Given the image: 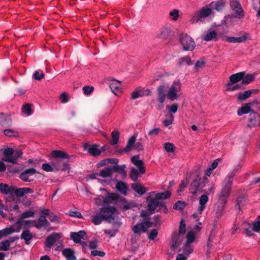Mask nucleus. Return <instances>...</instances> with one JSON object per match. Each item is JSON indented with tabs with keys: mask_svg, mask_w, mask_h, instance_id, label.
Here are the masks:
<instances>
[{
	"mask_svg": "<svg viewBox=\"0 0 260 260\" xmlns=\"http://www.w3.org/2000/svg\"><path fill=\"white\" fill-rule=\"evenodd\" d=\"M180 237L181 235L178 232H175L173 233L170 244V247L172 249L174 250L181 243V240Z\"/></svg>",
	"mask_w": 260,
	"mask_h": 260,
	"instance_id": "obj_22",
	"label": "nucleus"
},
{
	"mask_svg": "<svg viewBox=\"0 0 260 260\" xmlns=\"http://www.w3.org/2000/svg\"><path fill=\"white\" fill-rule=\"evenodd\" d=\"M116 189L120 192L126 194L127 187L126 184L122 182H118L116 185Z\"/></svg>",
	"mask_w": 260,
	"mask_h": 260,
	"instance_id": "obj_47",
	"label": "nucleus"
},
{
	"mask_svg": "<svg viewBox=\"0 0 260 260\" xmlns=\"http://www.w3.org/2000/svg\"><path fill=\"white\" fill-rule=\"evenodd\" d=\"M23 113H25L27 116L32 114L31 106L29 104L24 105L22 108Z\"/></svg>",
	"mask_w": 260,
	"mask_h": 260,
	"instance_id": "obj_56",
	"label": "nucleus"
},
{
	"mask_svg": "<svg viewBox=\"0 0 260 260\" xmlns=\"http://www.w3.org/2000/svg\"><path fill=\"white\" fill-rule=\"evenodd\" d=\"M181 90V84L179 81L174 82L167 93V97L171 101L177 99V93Z\"/></svg>",
	"mask_w": 260,
	"mask_h": 260,
	"instance_id": "obj_9",
	"label": "nucleus"
},
{
	"mask_svg": "<svg viewBox=\"0 0 260 260\" xmlns=\"http://www.w3.org/2000/svg\"><path fill=\"white\" fill-rule=\"evenodd\" d=\"M52 165L54 170L56 171H66L70 169L69 164L61 159H56L53 161Z\"/></svg>",
	"mask_w": 260,
	"mask_h": 260,
	"instance_id": "obj_14",
	"label": "nucleus"
},
{
	"mask_svg": "<svg viewBox=\"0 0 260 260\" xmlns=\"http://www.w3.org/2000/svg\"><path fill=\"white\" fill-rule=\"evenodd\" d=\"M184 64H186L188 66H190L192 64V62L189 56H185L183 57H181L178 59L177 62V65L179 67Z\"/></svg>",
	"mask_w": 260,
	"mask_h": 260,
	"instance_id": "obj_38",
	"label": "nucleus"
},
{
	"mask_svg": "<svg viewBox=\"0 0 260 260\" xmlns=\"http://www.w3.org/2000/svg\"><path fill=\"white\" fill-rule=\"evenodd\" d=\"M4 134L8 137H17L18 136V133L12 129H7L4 132Z\"/></svg>",
	"mask_w": 260,
	"mask_h": 260,
	"instance_id": "obj_57",
	"label": "nucleus"
},
{
	"mask_svg": "<svg viewBox=\"0 0 260 260\" xmlns=\"http://www.w3.org/2000/svg\"><path fill=\"white\" fill-rule=\"evenodd\" d=\"M166 87L164 85L159 86L157 89L158 93V100L160 103H163L165 100V91Z\"/></svg>",
	"mask_w": 260,
	"mask_h": 260,
	"instance_id": "obj_29",
	"label": "nucleus"
},
{
	"mask_svg": "<svg viewBox=\"0 0 260 260\" xmlns=\"http://www.w3.org/2000/svg\"><path fill=\"white\" fill-rule=\"evenodd\" d=\"M42 169L46 172H53L54 171V169L52 165H50L46 163L42 165Z\"/></svg>",
	"mask_w": 260,
	"mask_h": 260,
	"instance_id": "obj_64",
	"label": "nucleus"
},
{
	"mask_svg": "<svg viewBox=\"0 0 260 260\" xmlns=\"http://www.w3.org/2000/svg\"><path fill=\"white\" fill-rule=\"evenodd\" d=\"M152 225L153 222L149 221L139 222L133 227L132 231L135 234L140 235L142 233L146 232L147 230Z\"/></svg>",
	"mask_w": 260,
	"mask_h": 260,
	"instance_id": "obj_7",
	"label": "nucleus"
},
{
	"mask_svg": "<svg viewBox=\"0 0 260 260\" xmlns=\"http://www.w3.org/2000/svg\"><path fill=\"white\" fill-rule=\"evenodd\" d=\"M150 90L148 89L138 88L131 93L132 99L135 100L140 97L147 96L150 94Z\"/></svg>",
	"mask_w": 260,
	"mask_h": 260,
	"instance_id": "obj_16",
	"label": "nucleus"
},
{
	"mask_svg": "<svg viewBox=\"0 0 260 260\" xmlns=\"http://www.w3.org/2000/svg\"><path fill=\"white\" fill-rule=\"evenodd\" d=\"M119 133L117 131H114L112 132L111 134L112 139L111 144L112 145H116L118 143L119 139Z\"/></svg>",
	"mask_w": 260,
	"mask_h": 260,
	"instance_id": "obj_52",
	"label": "nucleus"
},
{
	"mask_svg": "<svg viewBox=\"0 0 260 260\" xmlns=\"http://www.w3.org/2000/svg\"><path fill=\"white\" fill-rule=\"evenodd\" d=\"M139 174H140L139 170H138L134 168H132L129 173V176L133 181H136L138 179Z\"/></svg>",
	"mask_w": 260,
	"mask_h": 260,
	"instance_id": "obj_49",
	"label": "nucleus"
},
{
	"mask_svg": "<svg viewBox=\"0 0 260 260\" xmlns=\"http://www.w3.org/2000/svg\"><path fill=\"white\" fill-rule=\"evenodd\" d=\"M254 79V76L252 74H248L243 77L242 79V85L248 84Z\"/></svg>",
	"mask_w": 260,
	"mask_h": 260,
	"instance_id": "obj_48",
	"label": "nucleus"
},
{
	"mask_svg": "<svg viewBox=\"0 0 260 260\" xmlns=\"http://www.w3.org/2000/svg\"><path fill=\"white\" fill-rule=\"evenodd\" d=\"M139 158L138 155L133 156L131 157V161L138 168L140 173L143 174L145 172V168L143 161Z\"/></svg>",
	"mask_w": 260,
	"mask_h": 260,
	"instance_id": "obj_19",
	"label": "nucleus"
},
{
	"mask_svg": "<svg viewBox=\"0 0 260 260\" xmlns=\"http://www.w3.org/2000/svg\"><path fill=\"white\" fill-rule=\"evenodd\" d=\"M233 84L234 83H232V82H229L228 83H227L226 90L228 91H235L239 89H240L242 87L241 83L233 86L232 84Z\"/></svg>",
	"mask_w": 260,
	"mask_h": 260,
	"instance_id": "obj_50",
	"label": "nucleus"
},
{
	"mask_svg": "<svg viewBox=\"0 0 260 260\" xmlns=\"http://www.w3.org/2000/svg\"><path fill=\"white\" fill-rule=\"evenodd\" d=\"M232 185L229 182H223L218 201L222 203H226L227 199L229 196Z\"/></svg>",
	"mask_w": 260,
	"mask_h": 260,
	"instance_id": "obj_5",
	"label": "nucleus"
},
{
	"mask_svg": "<svg viewBox=\"0 0 260 260\" xmlns=\"http://www.w3.org/2000/svg\"><path fill=\"white\" fill-rule=\"evenodd\" d=\"M10 246L8 241H3L0 242V250L8 251L10 249Z\"/></svg>",
	"mask_w": 260,
	"mask_h": 260,
	"instance_id": "obj_55",
	"label": "nucleus"
},
{
	"mask_svg": "<svg viewBox=\"0 0 260 260\" xmlns=\"http://www.w3.org/2000/svg\"><path fill=\"white\" fill-rule=\"evenodd\" d=\"M240 168V167L238 166L237 168H234L231 172L229 173V174L226 176L223 182H229L231 183V184L233 185V179L238 172L239 169Z\"/></svg>",
	"mask_w": 260,
	"mask_h": 260,
	"instance_id": "obj_39",
	"label": "nucleus"
},
{
	"mask_svg": "<svg viewBox=\"0 0 260 260\" xmlns=\"http://www.w3.org/2000/svg\"><path fill=\"white\" fill-rule=\"evenodd\" d=\"M112 169L111 167H106L100 171L99 176L103 178L111 177L112 175Z\"/></svg>",
	"mask_w": 260,
	"mask_h": 260,
	"instance_id": "obj_35",
	"label": "nucleus"
},
{
	"mask_svg": "<svg viewBox=\"0 0 260 260\" xmlns=\"http://www.w3.org/2000/svg\"><path fill=\"white\" fill-rule=\"evenodd\" d=\"M215 237V234L213 231L211 232L209 238L207 241V246L209 249H210L212 246V243L213 242V239Z\"/></svg>",
	"mask_w": 260,
	"mask_h": 260,
	"instance_id": "obj_60",
	"label": "nucleus"
},
{
	"mask_svg": "<svg viewBox=\"0 0 260 260\" xmlns=\"http://www.w3.org/2000/svg\"><path fill=\"white\" fill-rule=\"evenodd\" d=\"M22 155L21 151H14L12 148H8L5 149L4 151V157L3 159L7 162L16 164L17 159Z\"/></svg>",
	"mask_w": 260,
	"mask_h": 260,
	"instance_id": "obj_2",
	"label": "nucleus"
},
{
	"mask_svg": "<svg viewBox=\"0 0 260 260\" xmlns=\"http://www.w3.org/2000/svg\"><path fill=\"white\" fill-rule=\"evenodd\" d=\"M158 235V231L156 229H153L148 234V238L149 239L153 240H154Z\"/></svg>",
	"mask_w": 260,
	"mask_h": 260,
	"instance_id": "obj_62",
	"label": "nucleus"
},
{
	"mask_svg": "<svg viewBox=\"0 0 260 260\" xmlns=\"http://www.w3.org/2000/svg\"><path fill=\"white\" fill-rule=\"evenodd\" d=\"M202 39L206 41H217V35L214 30L208 31L202 36Z\"/></svg>",
	"mask_w": 260,
	"mask_h": 260,
	"instance_id": "obj_26",
	"label": "nucleus"
},
{
	"mask_svg": "<svg viewBox=\"0 0 260 260\" xmlns=\"http://www.w3.org/2000/svg\"><path fill=\"white\" fill-rule=\"evenodd\" d=\"M159 206L162 208L166 213L167 212L168 210L166 206L162 202H159L155 199H151L149 200L148 203V209L149 211H151L153 213V211L156 209V208Z\"/></svg>",
	"mask_w": 260,
	"mask_h": 260,
	"instance_id": "obj_10",
	"label": "nucleus"
},
{
	"mask_svg": "<svg viewBox=\"0 0 260 260\" xmlns=\"http://www.w3.org/2000/svg\"><path fill=\"white\" fill-rule=\"evenodd\" d=\"M136 138L137 135L135 134L132 136L129 139L125 148L120 150V152H129L133 148L138 151L142 150L143 149V145L139 142L135 143Z\"/></svg>",
	"mask_w": 260,
	"mask_h": 260,
	"instance_id": "obj_4",
	"label": "nucleus"
},
{
	"mask_svg": "<svg viewBox=\"0 0 260 260\" xmlns=\"http://www.w3.org/2000/svg\"><path fill=\"white\" fill-rule=\"evenodd\" d=\"M22 219L23 218H21L20 217V218L18 220L16 223L12 225L13 226H14L16 233L19 232L21 229L22 225L23 224L24 225V221L22 220Z\"/></svg>",
	"mask_w": 260,
	"mask_h": 260,
	"instance_id": "obj_54",
	"label": "nucleus"
},
{
	"mask_svg": "<svg viewBox=\"0 0 260 260\" xmlns=\"http://www.w3.org/2000/svg\"><path fill=\"white\" fill-rule=\"evenodd\" d=\"M180 41L183 49L186 51L193 50L195 43L193 39L186 34H183L180 37Z\"/></svg>",
	"mask_w": 260,
	"mask_h": 260,
	"instance_id": "obj_6",
	"label": "nucleus"
},
{
	"mask_svg": "<svg viewBox=\"0 0 260 260\" xmlns=\"http://www.w3.org/2000/svg\"><path fill=\"white\" fill-rule=\"evenodd\" d=\"M38 223L36 222L35 227L38 229H40L42 227L47 228L49 225V223L46 219L45 216L41 215L38 219Z\"/></svg>",
	"mask_w": 260,
	"mask_h": 260,
	"instance_id": "obj_30",
	"label": "nucleus"
},
{
	"mask_svg": "<svg viewBox=\"0 0 260 260\" xmlns=\"http://www.w3.org/2000/svg\"><path fill=\"white\" fill-rule=\"evenodd\" d=\"M257 92L258 90L255 89L248 90L243 92H240L238 94L237 99L239 101H243L249 98L252 93H257Z\"/></svg>",
	"mask_w": 260,
	"mask_h": 260,
	"instance_id": "obj_25",
	"label": "nucleus"
},
{
	"mask_svg": "<svg viewBox=\"0 0 260 260\" xmlns=\"http://www.w3.org/2000/svg\"><path fill=\"white\" fill-rule=\"evenodd\" d=\"M103 202L105 204L112 203L116 202L119 199V196L116 193L108 194L106 197H102Z\"/></svg>",
	"mask_w": 260,
	"mask_h": 260,
	"instance_id": "obj_31",
	"label": "nucleus"
},
{
	"mask_svg": "<svg viewBox=\"0 0 260 260\" xmlns=\"http://www.w3.org/2000/svg\"><path fill=\"white\" fill-rule=\"evenodd\" d=\"M37 172V171L35 169L31 168V169H28L24 171V172H22L20 174V178L25 182H30V180H29V177L30 176H32L36 174Z\"/></svg>",
	"mask_w": 260,
	"mask_h": 260,
	"instance_id": "obj_21",
	"label": "nucleus"
},
{
	"mask_svg": "<svg viewBox=\"0 0 260 260\" xmlns=\"http://www.w3.org/2000/svg\"><path fill=\"white\" fill-rule=\"evenodd\" d=\"M14 226H11L6 228L2 230H0V239L3 237L7 236L15 232Z\"/></svg>",
	"mask_w": 260,
	"mask_h": 260,
	"instance_id": "obj_41",
	"label": "nucleus"
},
{
	"mask_svg": "<svg viewBox=\"0 0 260 260\" xmlns=\"http://www.w3.org/2000/svg\"><path fill=\"white\" fill-rule=\"evenodd\" d=\"M51 156L55 158H69V156L66 153L60 150H54L51 152Z\"/></svg>",
	"mask_w": 260,
	"mask_h": 260,
	"instance_id": "obj_36",
	"label": "nucleus"
},
{
	"mask_svg": "<svg viewBox=\"0 0 260 260\" xmlns=\"http://www.w3.org/2000/svg\"><path fill=\"white\" fill-rule=\"evenodd\" d=\"M226 203H222L219 201L216 204L214 211L215 212V218L214 219L215 222H217V220L222 217L223 215V211L224 209V207Z\"/></svg>",
	"mask_w": 260,
	"mask_h": 260,
	"instance_id": "obj_18",
	"label": "nucleus"
},
{
	"mask_svg": "<svg viewBox=\"0 0 260 260\" xmlns=\"http://www.w3.org/2000/svg\"><path fill=\"white\" fill-rule=\"evenodd\" d=\"M225 0H217L215 2H212L210 5L212 7H214V9L219 11L222 10L225 6Z\"/></svg>",
	"mask_w": 260,
	"mask_h": 260,
	"instance_id": "obj_34",
	"label": "nucleus"
},
{
	"mask_svg": "<svg viewBox=\"0 0 260 260\" xmlns=\"http://www.w3.org/2000/svg\"><path fill=\"white\" fill-rule=\"evenodd\" d=\"M171 196L170 191H166L164 192H160L155 194V198L157 200H165L169 198Z\"/></svg>",
	"mask_w": 260,
	"mask_h": 260,
	"instance_id": "obj_45",
	"label": "nucleus"
},
{
	"mask_svg": "<svg viewBox=\"0 0 260 260\" xmlns=\"http://www.w3.org/2000/svg\"><path fill=\"white\" fill-rule=\"evenodd\" d=\"M139 158L138 155L133 156L131 157V161L138 168L140 173L143 174L145 172V168L143 161Z\"/></svg>",
	"mask_w": 260,
	"mask_h": 260,
	"instance_id": "obj_20",
	"label": "nucleus"
},
{
	"mask_svg": "<svg viewBox=\"0 0 260 260\" xmlns=\"http://www.w3.org/2000/svg\"><path fill=\"white\" fill-rule=\"evenodd\" d=\"M104 219L101 212L92 217V222L95 225L100 224Z\"/></svg>",
	"mask_w": 260,
	"mask_h": 260,
	"instance_id": "obj_43",
	"label": "nucleus"
},
{
	"mask_svg": "<svg viewBox=\"0 0 260 260\" xmlns=\"http://www.w3.org/2000/svg\"><path fill=\"white\" fill-rule=\"evenodd\" d=\"M32 234L29 230L24 231L21 235V238L25 240L26 244H29V241L32 239Z\"/></svg>",
	"mask_w": 260,
	"mask_h": 260,
	"instance_id": "obj_40",
	"label": "nucleus"
},
{
	"mask_svg": "<svg viewBox=\"0 0 260 260\" xmlns=\"http://www.w3.org/2000/svg\"><path fill=\"white\" fill-rule=\"evenodd\" d=\"M35 212L32 211H27L23 212L21 215V218H26L34 217Z\"/></svg>",
	"mask_w": 260,
	"mask_h": 260,
	"instance_id": "obj_61",
	"label": "nucleus"
},
{
	"mask_svg": "<svg viewBox=\"0 0 260 260\" xmlns=\"http://www.w3.org/2000/svg\"><path fill=\"white\" fill-rule=\"evenodd\" d=\"M247 39V35H244L241 37H226L225 40L229 43H240L245 42Z\"/></svg>",
	"mask_w": 260,
	"mask_h": 260,
	"instance_id": "obj_28",
	"label": "nucleus"
},
{
	"mask_svg": "<svg viewBox=\"0 0 260 260\" xmlns=\"http://www.w3.org/2000/svg\"><path fill=\"white\" fill-rule=\"evenodd\" d=\"M200 178L198 177L191 182L189 188L190 192L195 194L200 190Z\"/></svg>",
	"mask_w": 260,
	"mask_h": 260,
	"instance_id": "obj_27",
	"label": "nucleus"
},
{
	"mask_svg": "<svg viewBox=\"0 0 260 260\" xmlns=\"http://www.w3.org/2000/svg\"><path fill=\"white\" fill-rule=\"evenodd\" d=\"M63 255L67 260H76L74 251L71 248H66L62 251Z\"/></svg>",
	"mask_w": 260,
	"mask_h": 260,
	"instance_id": "obj_32",
	"label": "nucleus"
},
{
	"mask_svg": "<svg viewBox=\"0 0 260 260\" xmlns=\"http://www.w3.org/2000/svg\"><path fill=\"white\" fill-rule=\"evenodd\" d=\"M208 197L206 194L202 195L200 198L199 204L200 206L198 209V214L194 213L193 216L196 221L199 220L198 214L201 215L206 207V204L208 201Z\"/></svg>",
	"mask_w": 260,
	"mask_h": 260,
	"instance_id": "obj_13",
	"label": "nucleus"
},
{
	"mask_svg": "<svg viewBox=\"0 0 260 260\" xmlns=\"http://www.w3.org/2000/svg\"><path fill=\"white\" fill-rule=\"evenodd\" d=\"M169 16L172 18V20L176 21L179 17V10L174 9L169 13Z\"/></svg>",
	"mask_w": 260,
	"mask_h": 260,
	"instance_id": "obj_59",
	"label": "nucleus"
},
{
	"mask_svg": "<svg viewBox=\"0 0 260 260\" xmlns=\"http://www.w3.org/2000/svg\"><path fill=\"white\" fill-rule=\"evenodd\" d=\"M213 13L212 9L210 8L207 6L203 7L192 14L190 22L192 24L203 22V19L213 14Z\"/></svg>",
	"mask_w": 260,
	"mask_h": 260,
	"instance_id": "obj_1",
	"label": "nucleus"
},
{
	"mask_svg": "<svg viewBox=\"0 0 260 260\" xmlns=\"http://www.w3.org/2000/svg\"><path fill=\"white\" fill-rule=\"evenodd\" d=\"M86 236V233L83 231H80L79 232H71L70 234L71 239L76 243H80L81 239H84Z\"/></svg>",
	"mask_w": 260,
	"mask_h": 260,
	"instance_id": "obj_23",
	"label": "nucleus"
},
{
	"mask_svg": "<svg viewBox=\"0 0 260 260\" xmlns=\"http://www.w3.org/2000/svg\"><path fill=\"white\" fill-rule=\"evenodd\" d=\"M108 84L112 92L115 95H119L122 91L121 84L120 81L113 79L109 80Z\"/></svg>",
	"mask_w": 260,
	"mask_h": 260,
	"instance_id": "obj_12",
	"label": "nucleus"
},
{
	"mask_svg": "<svg viewBox=\"0 0 260 260\" xmlns=\"http://www.w3.org/2000/svg\"><path fill=\"white\" fill-rule=\"evenodd\" d=\"M244 75V72H241L236 74H232L230 77V82H232V83H236L240 81L242 78H243Z\"/></svg>",
	"mask_w": 260,
	"mask_h": 260,
	"instance_id": "obj_33",
	"label": "nucleus"
},
{
	"mask_svg": "<svg viewBox=\"0 0 260 260\" xmlns=\"http://www.w3.org/2000/svg\"><path fill=\"white\" fill-rule=\"evenodd\" d=\"M260 125V116L252 111L249 114L248 126L249 127H254Z\"/></svg>",
	"mask_w": 260,
	"mask_h": 260,
	"instance_id": "obj_11",
	"label": "nucleus"
},
{
	"mask_svg": "<svg viewBox=\"0 0 260 260\" xmlns=\"http://www.w3.org/2000/svg\"><path fill=\"white\" fill-rule=\"evenodd\" d=\"M245 233L248 236H251L253 235V230L252 228V225L249 223H245Z\"/></svg>",
	"mask_w": 260,
	"mask_h": 260,
	"instance_id": "obj_53",
	"label": "nucleus"
},
{
	"mask_svg": "<svg viewBox=\"0 0 260 260\" xmlns=\"http://www.w3.org/2000/svg\"><path fill=\"white\" fill-rule=\"evenodd\" d=\"M186 239L187 241L185 244H187V246L190 245L194 241L195 233L192 231L188 232L186 235Z\"/></svg>",
	"mask_w": 260,
	"mask_h": 260,
	"instance_id": "obj_46",
	"label": "nucleus"
},
{
	"mask_svg": "<svg viewBox=\"0 0 260 260\" xmlns=\"http://www.w3.org/2000/svg\"><path fill=\"white\" fill-rule=\"evenodd\" d=\"M85 149L87 150L88 152L93 156H98L100 155L101 152L99 149V146L98 145H89L85 144L84 145Z\"/></svg>",
	"mask_w": 260,
	"mask_h": 260,
	"instance_id": "obj_17",
	"label": "nucleus"
},
{
	"mask_svg": "<svg viewBox=\"0 0 260 260\" xmlns=\"http://www.w3.org/2000/svg\"><path fill=\"white\" fill-rule=\"evenodd\" d=\"M250 103L245 104L244 106H242L240 110L238 111V114L241 115L243 114L250 113L252 110H251Z\"/></svg>",
	"mask_w": 260,
	"mask_h": 260,
	"instance_id": "obj_42",
	"label": "nucleus"
},
{
	"mask_svg": "<svg viewBox=\"0 0 260 260\" xmlns=\"http://www.w3.org/2000/svg\"><path fill=\"white\" fill-rule=\"evenodd\" d=\"M111 168L112 169V173L113 172H121L122 173H123L124 174H126V172L124 170V169L125 168V165H123L121 166L117 165V166H114Z\"/></svg>",
	"mask_w": 260,
	"mask_h": 260,
	"instance_id": "obj_58",
	"label": "nucleus"
},
{
	"mask_svg": "<svg viewBox=\"0 0 260 260\" xmlns=\"http://www.w3.org/2000/svg\"><path fill=\"white\" fill-rule=\"evenodd\" d=\"M165 117L166 119L163 122L164 125L165 126H168L169 125L172 124L174 119V116L173 114H167L165 116Z\"/></svg>",
	"mask_w": 260,
	"mask_h": 260,
	"instance_id": "obj_51",
	"label": "nucleus"
},
{
	"mask_svg": "<svg viewBox=\"0 0 260 260\" xmlns=\"http://www.w3.org/2000/svg\"><path fill=\"white\" fill-rule=\"evenodd\" d=\"M164 147L167 152H173L174 151V146L172 143H166L165 144Z\"/></svg>",
	"mask_w": 260,
	"mask_h": 260,
	"instance_id": "obj_63",
	"label": "nucleus"
},
{
	"mask_svg": "<svg viewBox=\"0 0 260 260\" xmlns=\"http://www.w3.org/2000/svg\"><path fill=\"white\" fill-rule=\"evenodd\" d=\"M230 6L235 12V17L242 19L244 17V10L238 0H230Z\"/></svg>",
	"mask_w": 260,
	"mask_h": 260,
	"instance_id": "obj_8",
	"label": "nucleus"
},
{
	"mask_svg": "<svg viewBox=\"0 0 260 260\" xmlns=\"http://www.w3.org/2000/svg\"><path fill=\"white\" fill-rule=\"evenodd\" d=\"M116 208L114 207L102 208L100 212L105 220L111 222L117 219L118 216L116 213Z\"/></svg>",
	"mask_w": 260,
	"mask_h": 260,
	"instance_id": "obj_3",
	"label": "nucleus"
},
{
	"mask_svg": "<svg viewBox=\"0 0 260 260\" xmlns=\"http://www.w3.org/2000/svg\"><path fill=\"white\" fill-rule=\"evenodd\" d=\"M132 188L134 190L141 195L144 194L147 191V189L143 187L142 185L140 183L133 184L132 185Z\"/></svg>",
	"mask_w": 260,
	"mask_h": 260,
	"instance_id": "obj_37",
	"label": "nucleus"
},
{
	"mask_svg": "<svg viewBox=\"0 0 260 260\" xmlns=\"http://www.w3.org/2000/svg\"><path fill=\"white\" fill-rule=\"evenodd\" d=\"M171 29L169 27H162L159 29L156 37L160 39H166L171 35Z\"/></svg>",
	"mask_w": 260,
	"mask_h": 260,
	"instance_id": "obj_24",
	"label": "nucleus"
},
{
	"mask_svg": "<svg viewBox=\"0 0 260 260\" xmlns=\"http://www.w3.org/2000/svg\"><path fill=\"white\" fill-rule=\"evenodd\" d=\"M61 238L60 234L52 233L46 239L45 244L46 247L50 248Z\"/></svg>",
	"mask_w": 260,
	"mask_h": 260,
	"instance_id": "obj_15",
	"label": "nucleus"
},
{
	"mask_svg": "<svg viewBox=\"0 0 260 260\" xmlns=\"http://www.w3.org/2000/svg\"><path fill=\"white\" fill-rule=\"evenodd\" d=\"M11 123L9 117L6 118L3 113H0V123L3 126L9 125Z\"/></svg>",
	"mask_w": 260,
	"mask_h": 260,
	"instance_id": "obj_44",
	"label": "nucleus"
}]
</instances>
